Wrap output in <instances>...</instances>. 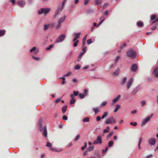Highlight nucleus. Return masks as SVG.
Listing matches in <instances>:
<instances>
[{
	"label": "nucleus",
	"mask_w": 158,
	"mask_h": 158,
	"mask_svg": "<svg viewBox=\"0 0 158 158\" xmlns=\"http://www.w3.org/2000/svg\"><path fill=\"white\" fill-rule=\"evenodd\" d=\"M42 118H40L39 119L38 122V128L40 131L43 132V135L45 137H47V128L45 126H42Z\"/></svg>",
	"instance_id": "nucleus-1"
},
{
	"label": "nucleus",
	"mask_w": 158,
	"mask_h": 158,
	"mask_svg": "<svg viewBox=\"0 0 158 158\" xmlns=\"http://www.w3.org/2000/svg\"><path fill=\"white\" fill-rule=\"evenodd\" d=\"M127 54L128 56L133 59H134L136 56V52L132 49L127 51Z\"/></svg>",
	"instance_id": "nucleus-2"
},
{
	"label": "nucleus",
	"mask_w": 158,
	"mask_h": 158,
	"mask_svg": "<svg viewBox=\"0 0 158 158\" xmlns=\"http://www.w3.org/2000/svg\"><path fill=\"white\" fill-rule=\"evenodd\" d=\"M116 122L113 116H110L107 118L105 122L106 124H113Z\"/></svg>",
	"instance_id": "nucleus-3"
},
{
	"label": "nucleus",
	"mask_w": 158,
	"mask_h": 158,
	"mask_svg": "<svg viewBox=\"0 0 158 158\" xmlns=\"http://www.w3.org/2000/svg\"><path fill=\"white\" fill-rule=\"evenodd\" d=\"M153 115V114H152L151 116H148L146 118L144 119L141 124V126H142L144 125L148 122L149 121Z\"/></svg>",
	"instance_id": "nucleus-4"
},
{
	"label": "nucleus",
	"mask_w": 158,
	"mask_h": 158,
	"mask_svg": "<svg viewBox=\"0 0 158 158\" xmlns=\"http://www.w3.org/2000/svg\"><path fill=\"white\" fill-rule=\"evenodd\" d=\"M65 37V35L64 34H63L60 35L59 37L56 39V43H59L62 41L64 40V38Z\"/></svg>",
	"instance_id": "nucleus-5"
},
{
	"label": "nucleus",
	"mask_w": 158,
	"mask_h": 158,
	"mask_svg": "<svg viewBox=\"0 0 158 158\" xmlns=\"http://www.w3.org/2000/svg\"><path fill=\"white\" fill-rule=\"evenodd\" d=\"M102 143V139L100 135H98L96 140H95L93 144H101Z\"/></svg>",
	"instance_id": "nucleus-6"
},
{
	"label": "nucleus",
	"mask_w": 158,
	"mask_h": 158,
	"mask_svg": "<svg viewBox=\"0 0 158 158\" xmlns=\"http://www.w3.org/2000/svg\"><path fill=\"white\" fill-rule=\"evenodd\" d=\"M52 144L51 143L49 142H47L46 145V146L47 147H49L50 148H49L50 150L51 151H53L54 152H58L60 151V150H57L56 149L52 147Z\"/></svg>",
	"instance_id": "nucleus-7"
},
{
	"label": "nucleus",
	"mask_w": 158,
	"mask_h": 158,
	"mask_svg": "<svg viewBox=\"0 0 158 158\" xmlns=\"http://www.w3.org/2000/svg\"><path fill=\"white\" fill-rule=\"evenodd\" d=\"M65 18V16H64L59 19L58 21V24L56 26L57 28H59L61 26V23L64 21Z\"/></svg>",
	"instance_id": "nucleus-8"
},
{
	"label": "nucleus",
	"mask_w": 158,
	"mask_h": 158,
	"mask_svg": "<svg viewBox=\"0 0 158 158\" xmlns=\"http://www.w3.org/2000/svg\"><path fill=\"white\" fill-rule=\"evenodd\" d=\"M81 35V33L80 32H79L78 33H74L73 34V35L74 36V38L73 39V42H75L77 40L80 38V35Z\"/></svg>",
	"instance_id": "nucleus-9"
},
{
	"label": "nucleus",
	"mask_w": 158,
	"mask_h": 158,
	"mask_svg": "<svg viewBox=\"0 0 158 158\" xmlns=\"http://www.w3.org/2000/svg\"><path fill=\"white\" fill-rule=\"evenodd\" d=\"M149 143L151 145H154L155 144L156 140L153 138H151L148 139Z\"/></svg>",
	"instance_id": "nucleus-10"
},
{
	"label": "nucleus",
	"mask_w": 158,
	"mask_h": 158,
	"mask_svg": "<svg viewBox=\"0 0 158 158\" xmlns=\"http://www.w3.org/2000/svg\"><path fill=\"white\" fill-rule=\"evenodd\" d=\"M133 79V78H131L128 81L127 85V88L129 89L131 85Z\"/></svg>",
	"instance_id": "nucleus-11"
},
{
	"label": "nucleus",
	"mask_w": 158,
	"mask_h": 158,
	"mask_svg": "<svg viewBox=\"0 0 158 158\" xmlns=\"http://www.w3.org/2000/svg\"><path fill=\"white\" fill-rule=\"evenodd\" d=\"M53 25L52 24H49L47 25L45 24L44 26V30L46 31L49 28L52 27Z\"/></svg>",
	"instance_id": "nucleus-12"
},
{
	"label": "nucleus",
	"mask_w": 158,
	"mask_h": 158,
	"mask_svg": "<svg viewBox=\"0 0 158 158\" xmlns=\"http://www.w3.org/2000/svg\"><path fill=\"white\" fill-rule=\"evenodd\" d=\"M121 95H118L117 97L114 99L113 101L112 105H114L115 103L116 102L118 101Z\"/></svg>",
	"instance_id": "nucleus-13"
},
{
	"label": "nucleus",
	"mask_w": 158,
	"mask_h": 158,
	"mask_svg": "<svg viewBox=\"0 0 158 158\" xmlns=\"http://www.w3.org/2000/svg\"><path fill=\"white\" fill-rule=\"evenodd\" d=\"M137 68L138 67L136 64H134L132 65L131 69L132 71L135 72L137 70Z\"/></svg>",
	"instance_id": "nucleus-14"
},
{
	"label": "nucleus",
	"mask_w": 158,
	"mask_h": 158,
	"mask_svg": "<svg viewBox=\"0 0 158 158\" xmlns=\"http://www.w3.org/2000/svg\"><path fill=\"white\" fill-rule=\"evenodd\" d=\"M64 5H63V4H62V6L60 7V9H58L57 10H56V12H55V15L54 16V18H56V15H57V14L59 13V11H61L64 8Z\"/></svg>",
	"instance_id": "nucleus-15"
},
{
	"label": "nucleus",
	"mask_w": 158,
	"mask_h": 158,
	"mask_svg": "<svg viewBox=\"0 0 158 158\" xmlns=\"http://www.w3.org/2000/svg\"><path fill=\"white\" fill-rule=\"evenodd\" d=\"M87 35H85L83 38L82 39V47H84V45L85 44L86 39L87 38Z\"/></svg>",
	"instance_id": "nucleus-16"
},
{
	"label": "nucleus",
	"mask_w": 158,
	"mask_h": 158,
	"mask_svg": "<svg viewBox=\"0 0 158 158\" xmlns=\"http://www.w3.org/2000/svg\"><path fill=\"white\" fill-rule=\"evenodd\" d=\"M153 74L155 77H158V67H156L154 70Z\"/></svg>",
	"instance_id": "nucleus-17"
},
{
	"label": "nucleus",
	"mask_w": 158,
	"mask_h": 158,
	"mask_svg": "<svg viewBox=\"0 0 158 158\" xmlns=\"http://www.w3.org/2000/svg\"><path fill=\"white\" fill-rule=\"evenodd\" d=\"M139 90V87H136L135 89H133L132 91L131 92V94L132 95H134Z\"/></svg>",
	"instance_id": "nucleus-18"
},
{
	"label": "nucleus",
	"mask_w": 158,
	"mask_h": 158,
	"mask_svg": "<svg viewBox=\"0 0 158 158\" xmlns=\"http://www.w3.org/2000/svg\"><path fill=\"white\" fill-rule=\"evenodd\" d=\"M17 3L21 6L23 7L25 2L23 1H19L17 2Z\"/></svg>",
	"instance_id": "nucleus-19"
},
{
	"label": "nucleus",
	"mask_w": 158,
	"mask_h": 158,
	"mask_svg": "<svg viewBox=\"0 0 158 158\" xmlns=\"http://www.w3.org/2000/svg\"><path fill=\"white\" fill-rule=\"evenodd\" d=\"M137 25L139 27H142L143 26V23L141 21H139L137 22Z\"/></svg>",
	"instance_id": "nucleus-20"
},
{
	"label": "nucleus",
	"mask_w": 158,
	"mask_h": 158,
	"mask_svg": "<svg viewBox=\"0 0 158 158\" xmlns=\"http://www.w3.org/2000/svg\"><path fill=\"white\" fill-rule=\"evenodd\" d=\"M142 140V137H140L139 138V142L138 143V149L139 150H140L141 149V148L140 145L141 143V142Z\"/></svg>",
	"instance_id": "nucleus-21"
},
{
	"label": "nucleus",
	"mask_w": 158,
	"mask_h": 158,
	"mask_svg": "<svg viewBox=\"0 0 158 158\" xmlns=\"http://www.w3.org/2000/svg\"><path fill=\"white\" fill-rule=\"evenodd\" d=\"M120 107L121 106L120 105L118 104L116 105V107L114 110V112L115 113L120 108Z\"/></svg>",
	"instance_id": "nucleus-22"
},
{
	"label": "nucleus",
	"mask_w": 158,
	"mask_h": 158,
	"mask_svg": "<svg viewBox=\"0 0 158 158\" xmlns=\"http://www.w3.org/2000/svg\"><path fill=\"white\" fill-rule=\"evenodd\" d=\"M100 109L98 107L94 108L93 109V110L95 112V114H96L97 112H100Z\"/></svg>",
	"instance_id": "nucleus-23"
},
{
	"label": "nucleus",
	"mask_w": 158,
	"mask_h": 158,
	"mask_svg": "<svg viewBox=\"0 0 158 158\" xmlns=\"http://www.w3.org/2000/svg\"><path fill=\"white\" fill-rule=\"evenodd\" d=\"M119 71L120 70L119 69H116L115 71L113 73V75L115 76L118 75L119 73Z\"/></svg>",
	"instance_id": "nucleus-24"
},
{
	"label": "nucleus",
	"mask_w": 158,
	"mask_h": 158,
	"mask_svg": "<svg viewBox=\"0 0 158 158\" xmlns=\"http://www.w3.org/2000/svg\"><path fill=\"white\" fill-rule=\"evenodd\" d=\"M67 107V106L66 105L62 107V111L63 113H64L66 112Z\"/></svg>",
	"instance_id": "nucleus-25"
},
{
	"label": "nucleus",
	"mask_w": 158,
	"mask_h": 158,
	"mask_svg": "<svg viewBox=\"0 0 158 158\" xmlns=\"http://www.w3.org/2000/svg\"><path fill=\"white\" fill-rule=\"evenodd\" d=\"M94 146L92 145L90 146L89 147L87 148V149L88 150V151H91L94 149Z\"/></svg>",
	"instance_id": "nucleus-26"
},
{
	"label": "nucleus",
	"mask_w": 158,
	"mask_h": 158,
	"mask_svg": "<svg viewBox=\"0 0 158 158\" xmlns=\"http://www.w3.org/2000/svg\"><path fill=\"white\" fill-rule=\"evenodd\" d=\"M89 118L88 117H87L86 118H84L82 120V121L84 122H89Z\"/></svg>",
	"instance_id": "nucleus-27"
},
{
	"label": "nucleus",
	"mask_w": 158,
	"mask_h": 158,
	"mask_svg": "<svg viewBox=\"0 0 158 158\" xmlns=\"http://www.w3.org/2000/svg\"><path fill=\"white\" fill-rule=\"evenodd\" d=\"M5 31L3 30H0V36H3L5 34Z\"/></svg>",
	"instance_id": "nucleus-28"
},
{
	"label": "nucleus",
	"mask_w": 158,
	"mask_h": 158,
	"mask_svg": "<svg viewBox=\"0 0 158 158\" xmlns=\"http://www.w3.org/2000/svg\"><path fill=\"white\" fill-rule=\"evenodd\" d=\"M108 113L107 112H105L102 115V119H103L105 117H106V116H107L108 115Z\"/></svg>",
	"instance_id": "nucleus-29"
},
{
	"label": "nucleus",
	"mask_w": 158,
	"mask_h": 158,
	"mask_svg": "<svg viewBox=\"0 0 158 158\" xmlns=\"http://www.w3.org/2000/svg\"><path fill=\"white\" fill-rule=\"evenodd\" d=\"M102 0H95V2L96 5H99L101 3Z\"/></svg>",
	"instance_id": "nucleus-30"
},
{
	"label": "nucleus",
	"mask_w": 158,
	"mask_h": 158,
	"mask_svg": "<svg viewBox=\"0 0 158 158\" xmlns=\"http://www.w3.org/2000/svg\"><path fill=\"white\" fill-rule=\"evenodd\" d=\"M50 11V9L48 8H46L44 9V13L45 14H46L48 13Z\"/></svg>",
	"instance_id": "nucleus-31"
},
{
	"label": "nucleus",
	"mask_w": 158,
	"mask_h": 158,
	"mask_svg": "<svg viewBox=\"0 0 158 158\" xmlns=\"http://www.w3.org/2000/svg\"><path fill=\"white\" fill-rule=\"evenodd\" d=\"M113 142L112 141H110L108 143V147H111L113 146Z\"/></svg>",
	"instance_id": "nucleus-32"
},
{
	"label": "nucleus",
	"mask_w": 158,
	"mask_h": 158,
	"mask_svg": "<svg viewBox=\"0 0 158 158\" xmlns=\"http://www.w3.org/2000/svg\"><path fill=\"white\" fill-rule=\"evenodd\" d=\"M127 79V78L126 77H124L123 79L121 82V84L123 85L125 83Z\"/></svg>",
	"instance_id": "nucleus-33"
},
{
	"label": "nucleus",
	"mask_w": 158,
	"mask_h": 158,
	"mask_svg": "<svg viewBox=\"0 0 158 158\" xmlns=\"http://www.w3.org/2000/svg\"><path fill=\"white\" fill-rule=\"evenodd\" d=\"M110 130L109 127H107L106 129L103 130V133L108 132Z\"/></svg>",
	"instance_id": "nucleus-34"
},
{
	"label": "nucleus",
	"mask_w": 158,
	"mask_h": 158,
	"mask_svg": "<svg viewBox=\"0 0 158 158\" xmlns=\"http://www.w3.org/2000/svg\"><path fill=\"white\" fill-rule=\"evenodd\" d=\"M44 8H42L39 10L38 11V14H41L44 13Z\"/></svg>",
	"instance_id": "nucleus-35"
},
{
	"label": "nucleus",
	"mask_w": 158,
	"mask_h": 158,
	"mask_svg": "<svg viewBox=\"0 0 158 158\" xmlns=\"http://www.w3.org/2000/svg\"><path fill=\"white\" fill-rule=\"evenodd\" d=\"M76 101V100L74 98H72L70 100V104H74Z\"/></svg>",
	"instance_id": "nucleus-36"
},
{
	"label": "nucleus",
	"mask_w": 158,
	"mask_h": 158,
	"mask_svg": "<svg viewBox=\"0 0 158 158\" xmlns=\"http://www.w3.org/2000/svg\"><path fill=\"white\" fill-rule=\"evenodd\" d=\"M73 44V46L74 47H76L77 46V44L79 42V41L78 40H77Z\"/></svg>",
	"instance_id": "nucleus-37"
},
{
	"label": "nucleus",
	"mask_w": 158,
	"mask_h": 158,
	"mask_svg": "<svg viewBox=\"0 0 158 158\" xmlns=\"http://www.w3.org/2000/svg\"><path fill=\"white\" fill-rule=\"evenodd\" d=\"M156 15H152L151 16V20H153L155 19H156Z\"/></svg>",
	"instance_id": "nucleus-38"
},
{
	"label": "nucleus",
	"mask_w": 158,
	"mask_h": 158,
	"mask_svg": "<svg viewBox=\"0 0 158 158\" xmlns=\"http://www.w3.org/2000/svg\"><path fill=\"white\" fill-rule=\"evenodd\" d=\"M108 147H107L105 148V149L102 150V152L103 153H105L108 150Z\"/></svg>",
	"instance_id": "nucleus-39"
},
{
	"label": "nucleus",
	"mask_w": 158,
	"mask_h": 158,
	"mask_svg": "<svg viewBox=\"0 0 158 158\" xmlns=\"http://www.w3.org/2000/svg\"><path fill=\"white\" fill-rule=\"evenodd\" d=\"M78 97L81 99L85 97V95L82 94H80L78 95Z\"/></svg>",
	"instance_id": "nucleus-40"
},
{
	"label": "nucleus",
	"mask_w": 158,
	"mask_h": 158,
	"mask_svg": "<svg viewBox=\"0 0 158 158\" xmlns=\"http://www.w3.org/2000/svg\"><path fill=\"white\" fill-rule=\"evenodd\" d=\"M72 74V72H68L66 74L64 75V77H67L70 75Z\"/></svg>",
	"instance_id": "nucleus-41"
},
{
	"label": "nucleus",
	"mask_w": 158,
	"mask_h": 158,
	"mask_svg": "<svg viewBox=\"0 0 158 158\" xmlns=\"http://www.w3.org/2000/svg\"><path fill=\"white\" fill-rule=\"evenodd\" d=\"M80 68L81 66L79 64H77L75 66L74 69H79Z\"/></svg>",
	"instance_id": "nucleus-42"
},
{
	"label": "nucleus",
	"mask_w": 158,
	"mask_h": 158,
	"mask_svg": "<svg viewBox=\"0 0 158 158\" xmlns=\"http://www.w3.org/2000/svg\"><path fill=\"white\" fill-rule=\"evenodd\" d=\"M53 45L51 44L47 48L46 50H49L51 49V48H53Z\"/></svg>",
	"instance_id": "nucleus-43"
},
{
	"label": "nucleus",
	"mask_w": 158,
	"mask_h": 158,
	"mask_svg": "<svg viewBox=\"0 0 158 158\" xmlns=\"http://www.w3.org/2000/svg\"><path fill=\"white\" fill-rule=\"evenodd\" d=\"M87 42L88 44H90L92 43L93 42L92 41V40L91 39L88 40H87Z\"/></svg>",
	"instance_id": "nucleus-44"
},
{
	"label": "nucleus",
	"mask_w": 158,
	"mask_h": 158,
	"mask_svg": "<svg viewBox=\"0 0 158 158\" xmlns=\"http://www.w3.org/2000/svg\"><path fill=\"white\" fill-rule=\"evenodd\" d=\"M130 124L134 126H135L137 125V123L136 122H131L130 123Z\"/></svg>",
	"instance_id": "nucleus-45"
},
{
	"label": "nucleus",
	"mask_w": 158,
	"mask_h": 158,
	"mask_svg": "<svg viewBox=\"0 0 158 158\" xmlns=\"http://www.w3.org/2000/svg\"><path fill=\"white\" fill-rule=\"evenodd\" d=\"M88 90L86 89H84L83 91V93L85 96H86L87 94Z\"/></svg>",
	"instance_id": "nucleus-46"
},
{
	"label": "nucleus",
	"mask_w": 158,
	"mask_h": 158,
	"mask_svg": "<svg viewBox=\"0 0 158 158\" xmlns=\"http://www.w3.org/2000/svg\"><path fill=\"white\" fill-rule=\"evenodd\" d=\"M114 133L113 131L111 132L108 135H107V138H109L112 136Z\"/></svg>",
	"instance_id": "nucleus-47"
},
{
	"label": "nucleus",
	"mask_w": 158,
	"mask_h": 158,
	"mask_svg": "<svg viewBox=\"0 0 158 158\" xmlns=\"http://www.w3.org/2000/svg\"><path fill=\"white\" fill-rule=\"evenodd\" d=\"M83 48L82 49V51L83 52L85 53L86 51L87 47H83Z\"/></svg>",
	"instance_id": "nucleus-48"
},
{
	"label": "nucleus",
	"mask_w": 158,
	"mask_h": 158,
	"mask_svg": "<svg viewBox=\"0 0 158 158\" xmlns=\"http://www.w3.org/2000/svg\"><path fill=\"white\" fill-rule=\"evenodd\" d=\"M32 58L34 60H39L40 59V58L39 57H35L34 56H32Z\"/></svg>",
	"instance_id": "nucleus-49"
},
{
	"label": "nucleus",
	"mask_w": 158,
	"mask_h": 158,
	"mask_svg": "<svg viewBox=\"0 0 158 158\" xmlns=\"http://www.w3.org/2000/svg\"><path fill=\"white\" fill-rule=\"evenodd\" d=\"M73 93L74 94V95L75 96H77L79 94L78 92H76L75 91H73Z\"/></svg>",
	"instance_id": "nucleus-50"
},
{
	"label": "nucleus",
	"mask_w": 158,
	"mask_h": 158,
	"mask_svg": "<svg viewBox=\"0 0 158 158\" xmlns=\"http://www.w3.org/2000/svg\"><path fill=\"white\" fill-rule=\"evenodd\" d=\"M36 49V48L35 47H33L32 48H31V49L30 50V52H33V51L35 50Z\"/></svg>",
	"instance_id": "nucleus-51"
},
{
	"label": "nucleus",
	"mask_w": 158,
	"mask_h": 158,
	"mask_svg": "<svg viewBox=\"0 0 158 158\" xmlns=\"http://www.w3.org/2000/svg\"><path fill=\"white\" fill-rule=\"evenodd\" d=\"M62 119L64 120H66L68 119V117L66 115H64L62 117Z\"/></svg>",
	"instance_id": "nucleus-52"
},
{
	"label": "nucleus",
	"mask_w": 158,
	"mask_h": 158,
	"mask_svg": "<svg viewBox=\"0 0 158 158\" xmlns=\"http://www.w3.org/2000/svg\"><path fill=\"white\" fill-rule=\"evenodd\" d=\"M106 104H107L106 102L105 101V102H103L101 105V106H105Z\"/></svg>",
	"instance_id": "nucleus-53"
},
{
	"label": "nucleus",
	"mask_w": 158,
	"mask_h": 158,
	"mask_svg": "<svg viewBox=\"0 0 158 158\" xmlns=\"http://www.w3.org/2000/svg\"><path fill=\"white\" fill-rule=\"evenodd\" d=\"M120 58V57L119 56H117L115 59V63H117L118 62V60H119V59Z\"/></svg>",
	"instance_id": "nucleus-54"
},
{
	"label": "nucleus",
	"mask_w": 158,
	"mask_h": 158,
	"mask_svg": "<svg viewBox=\"0 0 158 158\" xmlns=\"http://www.w3.org/2000/svg\"><path fill=\"white\" fill-rule=\"evenodd\" d=\"M80 138V135H78L76 137V138L74 140L75 141H77Z\"/></svg>",
	"instance_id": "nucleus-55"
},
{
	"label": "nucleus",
	"mask_w": 158,
	"mask_h": 158,
	"mask_svg": "<svg viewBox=\"0 0 158 158\" xmlns=\"http://www.w3.org/2000/svg\"><path fill=\"white\" fill-rule=\"evenodd\" d=\"M89 0H85L84 4L85 5H86L89 3Z\"/></svg>",
	"instance_id": "nucleus-56"
},
{
	"label": "nucleus",
	"mask_w": 158,
	"mask_h": 158,
	"mask_svg": "<svg viewBox=\"0 0 158 158\" xmlns=\"http://www.w3.org/2000/svg\"><path fill=\"white\" fill-rule=\"evenodd\" d=\"M141 103L142 106H143L146 104L145 102L144 101H143L141 102Z\"/></svg>",
	"instance_id": "nucleus-57"
},
{
	"label": "nucleus",
	"mask_w": 158,
	"mask_h": 158,
	"mask_svg": "<svg viewBox=\"0 0 158 158\" xmlns=\"http://www.w3.org/2000/svg\"><path fill=\"white\" fill-rule=\"evenodd\" d=\"M61 100V98L57 99L55 100V102L56 103H58L59 102H60Z\"/></svg>",
	"instance_id": "nucleus-58"
},
{
	"label": "nucleus",
	"mask_w": 158,
	"mask_h": 158,
	"mask_svg": "<svg viewBox=\"0 0 158 158\" xmlns=\"http://www.w3.org/2000/svg\"><path fill=\"white\" fill-rule=\"evenodd\" d=\"M101 119V117H100V116H98L97 117V118H96V119H97V121H99Z\"/></svg>",
	"instance_id": "nucleus-59"
},
{
	"label": "nucleus",
	"mask_w": 158,
	"mask_h": 158,
	"mask_svg": "<svg viewBox=\"0 0 158 158\" xmlns=\"http://www.w3.org/2000/svg\"><path fill=\"white\" fill-rule=\"evenodd\" d=\"M108 13L109 11L108 10H106L104 12V14L106 15H107L108 14Z\"/></svg>",
	"instance_id": "nucleus-60"
},
{
	"label": "nucleus",
	"mask_w": 158,
	"mask_h": 158,
	"mask_svg": "<svg viewBox=\"0 0 158 158\" xmlns=\"http://www.w3.org/2000/svg\"><path fill=\"white\" fill-rule=\"evenodd\" d=\"M153 156V155L152 154H150L148 155L147 156V158H150Z\"/></svg>",
	"instance_id": "nucleus-61"
},
{
	"label": "nucleus",
	"mask_w": 158,
	"mask_h": 158,
	"mask_svg": "<svg viewBox=\"0 0 158 158\" xmlns=\"http://www.w3.org/2000/svg\"><path fill=\"white\" fill-rule=\"evenodd\" d=\"M158 21V17L157 18H156V19H155V21H154L153 23H152V24H153L154 23H155L156 22H157Z\"/></svg>",
	"instance_id": "nucleus-62"
},
{
	"label": "nucleus",
	"mask_w": 158,
	"mask_h": 158,
	"mask_svg": "<svg viewBox=\"0 0 158 158\" xmlns=\"http://www.w3.org/2000/svg\"><path fill=\"white\" fill-rule=\"evenodd\" d=\"M136 111L135 110H132L131 111V113L132 114H135V113H136Z\"/></svg>",
	"instance_id": "nucleus-63"
},
{
	"label": "nucleus",
	"mask_w": 158,
	"mask_h": 158,
	"mask_svg": "<svg viewBox=\"0 0 158 158\" xmlns=\"http://www.w3.org/2000/svg\"><path fill=\"white\" fill-rule=\"evenodd\" d=\"M126 46V44L125 43H124L123 45H121L120 48L121 49H122L123 47H125Z\"/></svg>",
	"instance_id": "nucleus-64"
}]
</instances>
